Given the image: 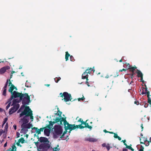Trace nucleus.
Masks as SVG:
<instances>
[{"label": "nucleus", "mask_w": 151, "mask_h": 151, "mask_svg": "<svg viewBox=\"0 0 151 151\" xmlns=\"http://www.w3.org/2000/svg\"><path fill=\"white\" fill-rule=\"evenodd\" d=\"M124 145L126 146V147H127V146H128L127 145L126 143H125L124 144Z\"/></svg>", "instance_id": "nucleus-56"}, {"label": "nucleus", "mask_w": 151, "mask_h": 151, "mask_svg": "<svg viewBox=\"0 0 151 151\" xmlns=\"http://www.w3.org/2000/svg\"><path fill=\"white\" fill-rule=\"evenodd\" d=\"M109 133L110 134H114L115 133H114L113 132H109Z\"/></svg>", "instance_id": "nucleus-50"}, {"label": "nucleus", "mask_w": 151, "mask_h": 151, "mask_svg": "<svg viewBox=\"0 0 151 151\" xmlns=\"http://www.w3.org/2000/svg\"><path fill=\"white\" fill-rule=\"evenodd\" d=\"M3 111V109H2L0 108V111Z\"/></svg>", "instance_id": "nucleus-52"}, {"label": "nucleus", "mask_w": 151, "mask_h": 151, "mask_svg": "<svg viewBox=\"0 0 151 151\" xmlns=\"http://www.w3.org/2000/svg\"><path fill=\"white\" fill-rule=\"evenodd\" d=\"M40 140L41 142H46L47 141V139L44 137H41L40 139Z\"/></svg>", "instance_id": "nucleus-15"}, {"label": "nucleus", "mask_w": 151, "mask_h": 151, "mask_svg": "<svg viewBox=\"0 0 151 151\" xmlns=\"http://www.w3.org/2000/svg\"><path fill=\"white\" fill-rule=\"evenodd\" d=\"M84 97L83 96V97H82L81 98H79L78 99V100L79 101H80L81 100L83 101L84 100Z\"/></svg>", "instance_id": "nucleus-30"}, {"label": "nucleus", "mask_w": 151, "mask_h": 151, "mask_svg": "<svg viewBox=\"0 0 151 151\" xmlns=\"http://www.w3.org/2000/svg\"><path fill=\"white\" fill-rule=\"evenodd\" d=\"M62 114V112L60 111L59 110H58V111L57 113V114L58 115L60 116Z\"/></svg>", "instance_id": "nucleus-27"}, {"label": "nucleus", "mask_w": 151, "mask_h": 151, "mask_svg": "<svg viewBox=\"0 0 151 151\" xmlns=\"http://www.w3.org/2000/svg\"><path fill=\"white\" fill-rule=\"evenodd\" d=\"M8 124L7 123H6V124L5 127V129L6 130L7 129V128H8Z\"/></svg>", "instance_id": "nucleus-29"}, {"label": "nucleus", "mask_w": 151, "mask_h": 151, "mask_svg": "<svg viewBox=\"0 0 151 151\" xmlns=\"http://www.w3.org/2000/svg\"><path fill=\"white\" fill-rule=\"evenodd\" d=\"M102 146H103V147H106V144H103L102 145Z\"/></svg>", "instance_id": "nucleus-47"}, {"label": "nucleus", "mask_w": 151, "mask_h": 151, "mask_svg": "<svg viewBox=\"0 0 151 151\" xmlns=\"http://www.w3.org/2000/svg\"><path fill=\"white\" fill-rule=\"evenodd\" d=\"M20 142L18 140V141L16 143V144L18 146H19L20 147H21V146L20 145Z\"/></svg>", "instance_id": "nucleus-31"}, {"label": "nucleus", "mask_w": 151, "mask_h": 151, "mask_svg": "<svg viewBox=\"0 0 151 151\" xmlns=\"http://www.w3.org/2000/svg\"><path fill=\"white\" fill-rule=\"evenodd\" d=\"M141 127H142V130L143 129V127H142V125H141Z\"/></svg>", "instance_id": "nucleus-60"}, {"label": "nucleus", "mask_w": 151, "mask_h": 151, "mask_svg": "<svg viewBox=\"0 0 151 151\" xmlns=\"http://www.w3.org/2000/svg\"><path fill=\"white\" fill-rule=\"evenodd\" d=\"M22 99H23V103L25 104H28L31 101L30 100V96H28L27 93L22 94Z\"/></svg>", "instance_id": "nucleus-5"}, {"label": "nucleus", "mask_w": 151, "mask_h": 151, "mask_svg": "<svg viewBox=\"0 0 151 151\" xmlns=\"http://www.w3.org/2000/svg\"><path fill=\"white\" fill-rule=\"evenodd\" d=\"M19 99H14L12 101V106H14L17 107V105L19 106V105L18 104V103L20 101Z\"/></svg>", "instance_id": "nucleus-11"}, {"label": "nucleus", "mask_w": 151, "mask_h": 151, "mask_svg": "<svg viewBox=\"0 0 151 151\" xmlns=\"http://www.w3.org/2000/svg\"><path fill=\"white\" fill-rule=\"evenodd\" d=\"M3 141H4V140H3H3H2V141L1 142V143H2V142H3Z\"/></svg>", "instance_id": "nucleus-63"}, {"label": "nucleus", "mask_w": 151, "mask_h": 151, "mask_svg": "<svg viewBox=\"0 0 151 151\" xmlns=\"http://www.w3.org/2000/svg\"><path fill=\"white\" fill-rule=\"evenodd\" d=\"M119 140H121V138L119 137V136H118V137L117 138Z\"/></svg>", "instance_id": "nucleus-42"}, {"label": "nucleus", "mask_w": 151, "mask_h": 151, "mask_svg": "<svg viewBox=\"0 0 151 151\" xmlns=\"http://www.w3.org/2000/svg\"><path fill=\"white\" fill-rule=\"evenodd\" d=\"M22 68V66H20L19 67V69H21Z\"/></svg>", "instance_id": "nucleus-54"}, {"label": "nucleus", "mask_w": 151, "mask_h": 151, "mask_svg": "<svg viewBox=\"0 0 151 151\" xmlns=\"http://www.w3.org/2000/svg\"><path fill=\"white\" fill-rule=\"evenodd\" d=\"M136 67H132V68H130V70L131 71H132V72H133L134 71V69H135V68H136Z\"/></svg>", "instance_id": "nucleus-26"}, {"label": "nucleus", "mask_w": 151, "mask_h": 151, "mask_svg": "<svg viewBox=\"0 0 151 151\" xmlns=\"http://www.w3.org/2000/svg\"><path fill=\"white\" fill-rule=\"evenodd\" d=\"M66 133V132H64L62 136H63L64 135V134Z\"/></svg>", "instance_id": "nucleus-55"}, {"label": "nucleus", "mask_w": 151, "mask_h": 151, "mask_svg": "<svg viewBox=\"0 0 151 151\" xmlns=\"http://www.w3.org/2000/svg\"><path fill=\"white\" fill-rule=\"evenodd\" d=\"M62 133V129L60 126H58V128L55 127V132L54 133V137L57 138L60 136Z\"/></svg>", "instance_id": "nucleus-7"}, {"label": "nucleus", "mask_w": 151, "mask_h": 151, "mask_svg": "<svg viewBox=\"0 0 151 151\" xmlns=\"http://www.w3.org/2000/svg\"><path fill=\"white\" fill-rule=\"evenodd\" d=\"M11 105L10 103H9L8 104L7 106L6 107V109H8L10 106Z\"/></svg>", "instance_id": "nucleus-28"}, {"label": "nucleus", "mask_w": 151, "mask_h": 151, "mask_svg": "<svg viewBox=\"0 0 151 151\" xmlns=\"http://www.w3.org/2000/svg\"><path fill=\"white\" fill-rule=\"evenodd\" d=\"M126 142V140H122V142L124 144L125 143V142Z\"/></svg>", "instance_id": "nucleus-43"}, {"label": "nucleus", "mask_w": 151, "mask_h": 151, "mask_svg": "<svg viewBox=\"0 0 151 151\" xmlns=\"http://www.w3.org/2000/svg\"><path fill=\"white\" fill-rule=\"evenodd\" d=\"M126 70L124 69H123L122 70H120L119 71H125Z\"/></svg>", "instance_id": "nucleus-44"}, {"label": "nucleus", "mask_w": 151, "mask_h": 151, "mask_svg": "<svg viewBox=\"0 0 151 151\" xmlns=\"http://www.w3.org/2000/svg\"><path fill=\"white\" fill-rule=\"evenodd\" d=\"M13 127L15 130H16L17 129V126L15 125H13Z\"/></svg>", "instance_id": "nucleus-40"}, {"label": "nucleus", "mask_w": 151, "mask_h": 151, "mask_svg": "<svg viewBox=\"0 0 151 151\" xmlns=\"http://www.w3.org/2000/svg\"><path fill=\"white\" fill-rule=\"evenodd\" d=\"M20 133L18 132H17V137H20Z\"/></svg>", "instance_id": "nucleus-34"}, {"label": "nucleus", "mask_w": 151, "mask_h": 151, "mask_svg": "<svg viewBox=\"0 0 151 151\" xmlns=\"http://www.w3.org/2000/svg\"><path fill=\"white\" fill-rule=\"evenodd\" d=\"M88 80H87V81L86 82V84H87L88 83V82L87 81Z\"/></svg>", "instance_id": "nucleus-58"}, {"label": "nucleus", "mask_w": 151, "mask_h": 151, "mask_svg": "<svg viewBox=\"0 0 151 151\" xmlns=\"http://www.w3.org/2000/svg\"><path fill=\"white\" fill-rule=\"evenodd\" d=\"M104 132H105V133H106V132H109H109L107 131L106 130H104Z\"/></svg>", "instance_id": "nucleus-49"}, {"label": "nucleus", "mask_w": 151, "mask_h": 151, "mask_svg": "<svg viewBox=\"0 0 151 151\" xmlns=\"http://www.w3.org/2000/svg\"><path fill=\"white\" fill-rule=\"evenodd\" d=\"M15 144L13 145L9 150V151H16V147L15 146Z\"/></svg>", "instance_id": "nucleus-14"}, {"label": "nucleus", "mask_w": 151, "mask_h": 151, "mask_svg": "<svg viewBox=\"0 0 151 151\" xmlns=\"http://www.w3.org/2000/svg\"><path fill=\"white\" fill-rule=\"evenodd\" d=\"M7 118H5L4 119V121L3 122V124L2 125V127H3L4 126V124L6 123V122H7Z\"/></svg>", "instance_id": "nucleus-25"}, {"label": "nucleus", "mask_w": 151, "mask_h": 151, "mask_svg": "<svg viewBox=\"0 0 151 151\" xmlns=\"http://www.w3.org/2000/svg\"><path fill=\"white\" fill-rule=\"evenodd\" d=\"M4 132V131L2 129L0 130V136Z\"/></svg>", "instance_id": "nucleus-35"}, {"label": "nucleus", "mask_w": 151, "mask_h": 151, "mask_svg": "<svg viewBox=\"0 0 151 151\" xmlns=\"http://www.w3.org/2000/svg\"><path fill=\"white\" fill-rule=\"evenodd\" d=\"M126 148H128V149H130V150H131L132 149V147L131 146H128V145L127 146V147Z\"/></svg>", "instance_id": "nucleus-37"}, {"label": "nucleus", "mask_w": 151, "mask_h": 151, "mask_svg": "<svg viewBox=\"0 0 151 151\" xmlns=\"http://www.w3.org/2000/svg\"><path fill=\"white\" fill-rule=\"evenodd\" d=\"M32 129H35L36 133H37L38 134L40 133V130L37 128L34 127L32 128Z\"/></svg>", "instance_id": "nucleus-18"}, {"label": "nucleus", "mask_w": 151, "mask_h": 151, "mask_svg": "<svg viewBox=\"0 0 151 151\" xmlns=\"http://www.w3.org/2000/svg\"><path fill=\"white\" fill-rule=\"evenodd\" d=\"M21 74L22 75V76H24V75H23V73L22 72L21 73Z\"/></svg>", "instance_id": "nucleus-61"}, {"label": "nucleus", "mask_w": 151, "mask_h": 151, "mask_svg": "<svg viewBox=\"0 0 151 151\" xmlns=\"http://www.w3.org/2000/svg\"><path fill=\"white\" fill-rule=\"evenodd\" d=\"M109 77V76L108 75H107L106 77L105 78H108Z\"/></svg>", "instance_id": "nucleus-45"}, {"label": "nucleus", "mask_w": 151, "mask_h": 151, "mask_svg": "<svg viewBox=\"0 0 151 151\" xmlns=\"http://www.w3.org/2000/svg\"><path fill=\"white\" fill-rule=\"evenodd\" d=\"M61 78L60 77H59L58 78V80L56 81V80H55V78H54V80H55V81L56 82V83H57L58 82L60 79Z\"/></svg>", "instance_id": "nucleus-36"}, {"label": "nucleus", "mask_w": 151, "mask_h": 151, "mask_svg": "<svg viewBox=\"0 0 151 151\" xmlns=\"http://www.w3.org/2000/svg\"><path fill=\"white\" fill-rule=\"evenodd\" d=\"M118 136L117 134H116V133H114V137L115 138H117L118 137Z\"/></svg>", "instance_id": "nucleus-32"}, {"label": "nucleus", "mask_w": 151, "mask_h": 151, "mask_svg": "<svg viewBox=\"0 0 151 151\" xmlns=\"http://www.w3.org/2000/svg\"><path fill=\"white\" fill-rule=\"evenodd\" d=\"M97 139L95 138L91 137L89 139V140L90 142H96L97 141Z\"/></svg>", "instance_id": "nucleus-22"}, {"label": "nucleus", "mask_w": 151, "mask_h": 151, "mask_svg": "<svg viewBox=\"0 0 151 151\" xmlns=\"http://www.w3.org/2000/svg\"><path fill=\"white\" fill-rule=\"evenodd\" d=\"M139 151H143V150L142 149H140L139 150Z\"/></svg>", "instance_id": "nucleus-59"}, {"label": "nucleus", "mask_w": 151, "mask_h": 151, "mask_svg": "<svg viewBox=\"0 0 151 151\" xmlns=\"http://www.w3.org/2000/svg\"><path fill=\"white\" fill-rule=\"evenodd\" d=\"M7 83L6 84V85L4 87V91L3 93V95L4 96H5L6 95V88L7 87Z\"/></svg>", "instance_id": "nucleus-17"}, {"label": "nucleus", "mask_w": 151, "mask_h": 151, "mask_svg": "<svg viewBox=\"0 0 151 151\" xmlns=\"http://www.w3.org/2000/svg\"><path fill=\"white\" fill-rule=\"evenodd\" d=\"M20 112L21 113L19 114V117L25 115L23 118L20 121V122L22 124L20 132L25 134L28 131V129L33 127L30 122L29 123H28L29 120V118H30L32 122L33 121V116H32V111L29 106H26L24 108V106L22 105L18 111V113Z\"/></svg>", "instance_id": "nucleus-1"}, {"label": "nucleus", "mask_w": 151, "mask_h": 151, "mask_svg": "<svg viewBox=\"0 0 151 151\" xmlns=\"http://www.w3.org/2000/svg\"><path fill=\"white\" fill-rule=\"evenodd\" d=\"M25 136H26V138H28V134H26V135H25Z\"/></svg>", "instance_id": "nucleus-53"}, {"label": "nucleus", "mask_w": 151, "mask_h": 151, "mask_svg": "<svg viewBox=\"0 0 151 151\" xmlns=\"http://www.w3.org/2000/svg\"><path fill=\"white\" fill-rule=\"evenodd\" d=\"M137 73L138 77H141L143 76V74L140 71L138 70L137 72Z\"/></svg>", "instance_id": "nucleus-20"}, {"label": "nucleus", "mask_w": 151, "mask_h": 151, "mask_svg": "<svg viewBox=\"0 0 151 151\" xmlns=\"http://www.w3.org/2000/svg\"><path fill=\"white\" fill-rule=\"evenodd\" d=\"M19 108V106L17 105V107L13 106V107L11 108L9 110V114H11L15 112Z\"/></svg>", "instance_id": "nucleus-12"}, {"label": "nucleus", "mask_w": 151, "mask_h": 151, "mask_svg": "<svg viewBox=\"0 0 151 151\" xmlns=\"http://www.w3.org/2000/svg\"><path fill=\"white\" fill-rule=\"evenodd\" d=\"M131 150L132 151H134V149H133L132 148V149H131Z\"/></svg>", "instance_id": "nucleus-57"}, {"label": "nucleus", "mask_w": 151, "mask_h": 151, "mask_svg": "<svg viewBox=\"0 0 151 151\" xmlns=\"http://www.w3.org/2000/svg\"><path fill=\"white\" fill-rule=\"evenodd\" d=\"M6 146H7V143H6H6L4 144V147H6Z\"/></svg>", "instance_id": "nucleus-46"}, {"label": "nucleus", "mask_w": 151, "mask_h": 151, "mask_svg": "<svg viewBox=\"0 0 151 151\" xmlns=\"http://www.w3.org/2000/svg\"><path fill=\"white\" fill-rule=\"evenodd\" d=\"M44 132L45 134H48L49 133L50 129H49L46 128L44 130Z\"/></svg>", "instance_id": "nucleus-23"}, {"label": "nucleus", "mask_w": 151, "mask_h": 151, "mask_svg": "<svg viewBox=\"0 0 151 151\" xmlns=\"http://www.w3.org/2000/svg\"><path fill=\"white\" fill-rule=\"evenodd\" d=\"M140 78H141V79H140L141 81H142V82H143V83L144 82V81H143V76L141 77Z\"/></svg>", "instance_id": "nucleus-39"}, {"label": "nucleus", "mask_w": 151, "mask_h": 151, "mask_svg": "<svg viewBox=\"0 0 151 151\" xmlns=\"http://www.w3.org/2000/svg\"><path fill=\"white\" fill-rule=\"evenodd\" d=\"M11 94L12 95V98H17V99H19V100H21L22 99V93L17 92L16 91H14L12 93H11Z\"/></svg>", "instance_id": "nucleus-8"}, {"label": "nucleus", "mask_w": 151, "mask_h": 151, "mask_svg": "<svg viewBox=\"0 0 151 151\" xmlns=\"http://www.w3.org/2000/svg\"><path fill=\"white\" fill-rule=\"evenodd\" d=\"M127 148H124L123 151H127Z\"/></svg>", "instance_id": "nucleus-41"}, {"label": "nucleus", "mask_w": 151, "mask_h": 151, "mask_svg": "<svg viewBox=\"0 0 151 151\" xmlns=\"http://www.w3.org/2000/svg\"><path fill=\"white\" fill-rule=\"evenodd\" d=\"M63 120V124L65 130L69 129L71 130L76 129V127L74 125L70 124L67 122L66 120V118Z\"/></svg>", "instance_id": "nucleus-4"}, {"label": "nucleus", "mask_w": 151, "mask_h": 151, "mask_svg": "<svg viewBox=\"0 0 151 151\" xmlns=\"http://www.w3.org/2000/svg\"><path fill=\"white\" fill-rule=\"evenodd\" d=\"M59 146V145H58L56 147L53 148V151H59L60 149L58 148Z\"/></svg>", "instance_id": "nucleus-19"}, {"label": "nucleus", "mask_w": 151, "mask_h": 151, "mask_svg": "<svg viewBox=\"0 0 151 151\" xmlns=\"http://www.w3.org/2000/svg\"><path fill=\"white\" fill-rule=\"evenodd\" d=\"M106 147L108 150H109L110 149V147L109 145H108L106 146Z\"/></svg>", "instance_id": "nucleus-33"}, {"label": "nucleus", "mask_w": 151, "mask_h": 151, "mask_svg": "<svg viewBox=\"0 0 151 151\" xmlns=\"http://www.w3.org/2000/svg\"><path fill=\"white\" fill-rule=\"evenodd\" d=\"M62 98H63L62 99V100H63L64 101L67 102L69 101H71L72 99V97L70 94L66 92H64L63 94L61 93L60 94Z\"/></svg>", "instance_id": "nucleus-3"}, {"label": "nucleus", "mask_w": 151, "mask_h": 151, "mask_svg": "<svg viewBox=\"0 0 151 151\" xmlns=\"http://www.w3.org/2000/svg\"><path fill=\"white\" fill-rule=\"evenodd\" d=\"M40 130V132L41 131H43V128H41L40 129H39Z\"/></svg>", "instance_id": "nucleus-48"}, {"label": "nucleus", "mask_w": 151, "mask_h": 151, "mask_svg": "<svg viewBox=\"0 0 151 151\" xmlns=\"http://www.w3.org/2000/svg\"><path fill=\"white\" fill-rule=\"evenodd\" d=\"M146 93L147 95V96L148 97V102L150 105H151V99L149 97L150 92L149 91H147L146 92Z\"/></svg>", "instance_id": "nucleus-16"}, {"label": "nucleus", "mask_w": 151, "mask_h": 151, "mask_svg": "<svg viewBox=\"0 0 151 151\" xmlns=\"http://www.w3.org/2000/svg\"><path fill=\"white\" fill-rule=\"evenodd\" d=\"M70 57V59L71 61H73L74 60L73 57L72 56H70V55L68 53V52H65V59L67 61L68 60V57Z\"/></svg>", "instance_id": "nucleus-13"}, {"label": "nucleus", "mask_w": 151, "mask_h": 151, "mask_svg": "<svg viewBox=\"0 0 151 151\" xmlns=\"http://www.w3.org/2000/svg\"><path fill=\"white\" fill-rule=\"evenodd\" d=\"M64 119H65V118L56 117L54 121L49 122V124L47 125V127L50 129L52 127L53 125L55 123H58V124L62 125V122H63Z\"/></svg>", "instance_id": "nucleus-2"}, {"label": "nucleus", "mask_w": 151, "mask_h": 151, "mask_svg": "<svg viewBox=\"0 0 151 151\" xmlns=\"http://www.w3.org/2000/svg\"><path fill=\"white\" fill-rule=\"evenodd\" d=\"M93 69L91 68L89 69H87L86 70L85 72H84V73L82 74V78L83 79L86 78L87 80H88V75L87 74V73L90 74L91 71Z\"/></svg>", "instance_id": "nucleus-9"}, {"label": "nucleus", "mask_w": 151, "mask_h": 151, "mask_svg": "<svg viewBox=\"0 0 151 151\" xmlns=\"http://www.w3.org/2000/svg\"><path fill=\"white\" fill-rule=\"evenodd\" d=\"M87 121V120L85 122H82L81 125L75 126L76 128H79L81 129H82L85 127H86L91 129L92 128V127L89 126L88 123H86Z\"/></svg>", "instance_id": "nucleus-6"}, {"label": "nucleus", "mask_w": 151, "mask_h": 151, "mask_svg": "<svg viewBox=\"0 0 151 151\" xmlns=\"http://www.w3.org/2000/svg\"><path fill=\"white\" fill-rule=\"evenodd\" d=\"M9 92H11V93H12L13 91L15 89L16 90H17V88L14 86L13 85L11 82L10 81H9Z\"/></svg>", "instance_id": "nucleus-10"}, {"label": "nucleus", "mask_w": 151, "mask_h": 151, "mask_svg": "<svg viewBox=\"0 0 151 151\" xmlns=\"http://www.w3.org/2000/svg\"><path fill=\"white\" fill-rule=\"evenodd\" d=\"M145 91H147V88L146 87L145 89Z\"/></svg>", "instance_id": "nucleus-62"}, {"label": "nucleus", "mask_w": 151, "mask_h": 151, "mask_svg": "<svg viewBox=\"0 0 151 151\" xmlns=\"http://www.w3.org/2000/svg\"><path fill=\"white\" fill-rule=\"evenodd\" d=\"M88 86H90V85L88 83L87 84Z\"/></svg>", "instance_id": "nucleus-64"}, {"label": "nucleus", "mask_w": 151, "mask_h": 151, "mask_svg": "<svg viewBox=\"0 0 151 151\" xmlns=\"http://www.w3.org/2000/svg\"><path fill=\"white\" fill-rule=\"evenodd\" d=\"M134 104H136L137 105H138V104H137V102L136 101H135L134 102Z\"/></svg>", "instance_id": "nucleus-51"}, {"label": "nucleus", "mask_w": 151, "mask_h": 151, "mask_svg": "<svg viewBox=\"0 0 151 151\" xmlns=\"http://www.w3.org/2000/svg\"><path fill=\"white\" fill-rule=\"evenodd\" d=\"M6 70L5 67L3 68L0 69V73L2 74L4 73Z\"/></svg>", "instance_id": "nucleus-21"}, {"label": "nucleus", "mask_w": 151, "mask_h": 151, "mask_svg": "<svg viewBox=\"0 0 151 151\" xmlns=\"http://www.w3.org/2000/svg\"><path fill=\"white\" fill-rule=\"evenodd\" d=\"M78 122H81V123L82 122H83V121L81 119H79L78 120Z\"/></svg>", "instance_id": "nucleus-38"}, {"label": "nucleus", "mask_w": 151, "mask_h": 151, "mask_svg": "<svg viewBox=\"0 0 151 151\" xmlns=\"http://www.w3.org/2000/svg\"><path fill=\"white\" fill-rule=\"evenodd\" d=\"M19 141L20 142H21L22 143H23L24 142L25 140L23 138H21Z\"/></svg>", "instance_id": "nucleus-24"}]
</instances>
